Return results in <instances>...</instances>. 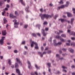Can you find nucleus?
Wrapping results in <instances>:
<instances>
[{"mask_svg":"<svg viewBox=\"0 0 75 75\" xmlns=\"http://www.w3.org/2000/svg\"><path fill=\"white\" fill-rule=\"evenodd\" d=\"M48 24V23L46 21H45L43 23V24L44 25H46V24Z\"/></svg>","mask_w":75,"mask_h":75,"instance_id":"nucleus-36","label":"nucleus"},{"mask_svg":"<svg viewBox=\"0 0 75 75\" xmlns=\"http://www.w3.org/2000/svg\"><path fill=\"white\" fill-rule=\"evenodd\" d=\"M33 44H35V45H37V43H36V42H34L33 41L32 42V43L30 45L31 47H34Z\"/></svg>","mask_w":75,"mask_h":75,"instance_id":"nucleus-8","label":"nucleus"},{"mask_svg":"<svg viewBox=\"0 0 75 75\" xmlns=\"http://www.w3.org/2000/svg\"><path fill=\"white\" fill-rule=\"evenodd\" d=\"M4 10H5V11H8V8H5Z\"/></svg>","mask_w":75,"mask_h":75,"instance_id":"nucleus-56","label":"nucleus"},{"mask_svg":"<svg viewBox=\"0 0 75 75\" xmlns=\"http://www.w3.org/2000/svg\"><path fill=\"white\" fill-rule=\"evenodd\" d=\"M72 10L73 11V13H74V12H75V8H73Z\"/></svg>","mask_w":75,"mask_h":75,"instance_id":"nucleus-50","label":"nucleus"},{"mask_svg":"<svg viewBox=\"0 0 75 75\" xmlns=\"http://www.w3.org/2000/svg\"><path fill=\"white\" fill-rule=\"evenodd\" d=\"M38 54H39L40 57H43V55L47 54V52H43V54H42V52H38Z\"/></svg>","mask_w":75,"mask_h":75,"instance_id":"nucleus-6","label":"nucleus"},{"mask_svg":"<svg viewBox=\"0 0 75 75\" xmlns=\"http://www.w3.org/2000/svg\"><path fill=\"white\" fill-rule=\"evenodd\" d=\"M35 67H36L37 69H39V67H38V66H37V64H35Z\"/></svg>","mask_w":75,"mask_h":75,"instance_id":"nucleus-31","label":"nucleus"},{"mask_svg":"<svg viewBox=\"0 0 75 75\" xmlns=\"http://www.w3.org/2000/svg\"><path fill=\"white\" fill-rule=\"evenodd\" d=\"M62 55L63 57H64V56H66V55H67V54H62Z\"/></svg>","mask_w":75,"mask_h":75,"instance_id":"nucleus-44","label":"nucleus"},{"mask_svg":"<svg viewBox=\"0 0 75 75\" xmlns=\"http://www.w3.org/2000/svg\"><path fill=\"white\" fill-rule=\"evenodd\" d=\"M59 21H61L62 23H64V22H65V20L63 19H59Z\"/></svg>","mask_w":75,"mask_h":75,"instance_id":"nucleus-19","label":"nucleus"},{"mask_svg":"<svg viewBox=\"0 0 75 75\" xmlns=\"http://www.w3.org/2000/svg\"><path fill=\"white\" fill-rule=\"evenodd\" d=\"M56 57L58 58H59V59H60V60H62V59H64V58H63V57L60 58V56L59 54H57Z\"/></svg>","mask_w":75,"mask_h":75,"instance_id":"nucleus-13","label":"nucleus"},{"mask_svg":"<svg viewBox=\"0 0 75 75\" xmlns=\"http://www.w3.org/2000/svg\"><path fill=\"white\" fill-rule=\"evenodd\" d=\"M5 38V37H2V39L1 40L3 41L4 40Z\"/></svg>","mask_w":75,"mask_h":75,"instance_id":"nucleus-41","label":"nucleus"},{"mask_svg":"<svg viewBox=\"0 0 75 75\" xmlns=\"http://www.w3.org/2000/svg\"><path fill=\"white\" fill-rule=\"evenodd\" d=\"M20 2H21V4L23 6H25L24 2H23V0H20Z\"/></svg>","mask_w":75,"mask_h":75,"instance_id":"nucleus-16","label":"nucleus"},{"mask_svg":"<svg viewBox=\"0 0 75 75\" xmlns=\"http://www.w3.org/2000/svg\"><path fill=\"white\" fill-rule=\"evenodd\" d=\"M41 48L42 50V51H43L44 50V47H41Z\"/></svg>","mask_w":75,"mask_h":75,"instance_id":"nucleus-61","label":"nucleus"},{"mask_svg":"<svg viewBox=\"0 0 75 75\" xmlns=\"http://www.w3.org/2000/svg\"><path fill=\"white\" fill-rule=\"evenodd\" d=\"M62 68L63 69H67V67H65L64 66H62Z\"/></svg>","mask_w":75,"mask_h":75,"instance_id":"nucleus-32","label":"nucleus"},{"mask_svg":"<svg viewBox=\"0 0 75 75\" xmlns=\"http://www.w3.org/2000/svg\"><path fill=\"white\" fill-rule=\"evenodd\" d=\"M59 33H63V31H62V30H59Z\"/></svg>","mask_w":75,"mask_h":75,"instance_id":"nucleus-60","label":"nucleus"},{"mask_svg":"<svg viewBox=\"0 0 75 75\" xmlns=\"http://www.w3.org/2000/svg\"><path fill=\"white\" fill-rule=\"evenodd\" d=\"M58 14H56L55 15V16L54 17V19H56L57 18V17H58Z\"/></svg>","mask_w":75,"mask_h":75,"instance_id":"nucleus-33","label":"nucleus"},{"mask_svg":"<svg viewBox=\"0 0 75 75\" xmlns=\"http://www.w3.org/2000/svg\"><path fill=\"white\" fill-rule=\"evenodd\" d=\"M67 14L68 17H72V14H71V13L69 12H67Z\"/></svg>","mask_w":75,"mask_h":75,"instance_id":"nucleus-17","label":"nucleus"},{"mask_svg":"<svg viewBox=\"0 0 75 75\" xmlns=\"http://www.w3.org/2000/svg\"><path fill=\"white\" fill-rule=\"evenodd\" d=\"M35 74L36 75H38V73H37V71L35 72Z\"/></svg>","mask_w":75,"mask_h":75,"instance_id":"nucleus-57","label":"nucleus"},{"mask_svg":"<svg viewBox=\"0 0 75 75\" xmlns=\"http://www.w3.org/2000/svg\"><path fill=\"white\" fill-rule=\"evenodd\" d=\"M0 59H3V56H1Z\"/></svg>","mask_w":75,"mask_h":75,"instance_id":"nucleus-59","label":"nucleus"},{"mask_svg":"<svg viewBox=\"0 0 75 75\" xmlns=\"http://www.w3.org/2000/svg\"><path fill=\"white\" fill-rule=\"evenodd\" d=\"M19 64L21 66H22L23 65V64H22L20 60H19Z\"/></svg>","mask_w":75,"mask_h":75,"instance_id":"nucleus-24","label":"nucleus"},{"mask_svg":"<svg viewBox=\"0 0 75 75\" xmlns=\"http://www.w3.org/2000/svg\"><path fill=\"white\" fill-rule=\"evenodd\" d=\"M4 44V41L1 39L0 40V44L1 45H3Z\"/></svg>","mask_w":75,"mask_h":75,"instance_id":"nucleus-18","label":"nucleus"},{"mask_svg":"<svg viewBox=\"0 0 75 75\" xmlns=\"http://www.w3.org/2000/svg\"><path fill=\"white\" fill-rule=\"evenodd\" d=\"M28 68L29 69H31L32 68V67L31 66V63L29 61H28Z\"/></svg>","mask_w":75,"mask_h":75,"instance_id":"nucleus-7","label":"nucleus"},{"mask_svg":"<svg viewBox=\"0 0 75 75\" xmlns=\"http://www.w3.org/2000/svg\"><path fill=\"white\" fill-rule=\"evenodd\" d=\"M15 68L16 69V71L17 74H18V75H19V69L18 68V64L16 63L15 64Z\"/></svg>","mask_w":75,"mask_h":75,"instance_id":"nucleus-3","label":"nucleus"},{"mask_svg":"<svg viewBox=\"0 0 75 75\" xmlns=\"http://www.w3.org/2000/svg\"><path fill=\"white\" fill-rule=\"evenodd\" d=\"M48 30H49V28H45V31H48Z\"/></svg>","mask_w":75,"mask_h":75,"instance_id":"nucleus-46","label":"nucleus"},{"mask_svg":"<svg viewBox=\"0 0 75 75\" xmlns=\"http://www.w3.org/2000/svg\"><path fill=\"white\" fill-rule=\"evenodd\" d=\"M73 36H75V33L73 32V33L72 35Z\"/></svg>","mask_w":75,"mask_h":75,"instance_id":"nucleus-64","label":"nucleus"},{"mask_svg":"<svg viewBox=\"0 0 75 75\" xmlns=\"http://www.w3.org/2000/svg\"><path fill=\"white\" fill-rule=\"evenodd\" d=\"M41 32L43 36H46V35L47 34V33H45V30H44V29L42 30Z\"/></svg>","mask_w":75,"mask_h":75,"instance_id":"nucleus-9","label":"nucleus"},{"mask_svg":"<svg viewBox=\"0 0 75 75\" xmlns=\"http://www.w3.org/2000/svg\"><path fill=\"white\" fill-rule=\"evenodd\" d=\"M14 52L15 53H17L18 52H17V50H14Z\"/></svg>","mask_w":75,"mask_h":75,"instance_id":"nucleus-51","label":"nucleus"},{"mask_svg":"<svg viewBox=\"0 0 75 75\" xmlns=\"http://www.w3.org/2000/svg\"><path fill=\"white\" fill-rule=\"evenodd\" d=\"M27 27H28V25H24V27L25 28H27Z\"/></svg>","mask_w":75,"mask_h":75,"instance_id":"nucleus-40","label":"nucleus"},{"mask_svg":"<svg viewBox=\"0 0 75 75\" xmlns=\"http://www.w3.org/2000/svg\"><path fill=\"white\" fill-rule=\"evenodd\" d=\"M69 5V2L68 1L66 2V4L65 5H62L60 6H59L57 7V10H59L61 8H64L65 7H68Z\"/></svg>","mask_w":75,"mask_h":75,"instance_id":"nucleus-2","label":"nucleus"},{"mask_svg":"<svg viewBox=\"0 0 75 75\" xmlns=\"http://www.w3.org/2000/svg\"><path fill=\"white\" fill-rule=\"evenodd\" d=\"M9 16L10 18H14L16 17V16H13V15L11 13L10 14Z\"/></svg>","mask_w":75,"mask_h":75,"instance_id":"nucleus-11","label":"nucleus"},{"mask_svg":"<svg viewBox=\"0 0 75 75\" xmlns=\"http://www.w3.org/2000/svg\"><path fill=\"white\" fill-rule=\"evenodd\" d=\"M54 44L55 46H57V45H58V44H59V45L62 44V43L61 42H59L57 43L56 42V40H54Z\"/></svg>","mask_w":75,"mask_h":75,"instance_id":"nucleus-5","label":"nucleus"},{"mask_svg":"<svg viewBox=\"0 0 75 75\" xmlns=\"http://www.w3.org/2000/svg\"><path fill=\"white\" fill-rule=\"evenodd\" d=\"M18 25H15L14 27L15 28H17V27H18Z\"/></svg>","mask_w":75,"mask_h":75,"instance_id":"nucleus-47","label":"nucleus"},{"mask_svg":"<svg viewBox=\"0 0 75 75\" xmlns=\"http://www.w3.org/2000/svg\"><path fill=\"white\" fill-rule=\"evenodd\" d=\"M47 65L49 67H51V64L50 63H48L47 64Z\"/></svg>","mask_w":75,"mask_h":75,"instance_id":"nucleus-27","label":"nucleus"},{"mask_svg":"<svg viewBox=\"0 0 75 75\" xmlns=\"http://www.w3.org/2000/svg\"><path fill=\"white\" fill-rule=\"evenodd\" d=\"M22 44L24 45L25 44V41H23L22 42Z\"/></svg>","mask_w":75,"mask_h":75,"instance_id":"nucleus-43","label":"nucleus"},{"mask_svg":"<svg viewBox=\"0 0 75 75\" xmlns=\"http://www.w3.org/2000/svg\"><path fill=\"white\" fill-rule=\"evenodd\" d=\"M61 36L62 37H64V38H65V37H66V35L64 34L61 35Z\"/></svg>","mask_w":75,"mask_h":75,"instance_id":"nucleus-28","label":"nucleus"},{"mask_svg":"<svg viewBox=\"0 0 75 75\" xmlns=\"http://www.w3.org/2000/svg\"><path fill=\"white\" fill-rule=\"evenodd\" d=\"M66 44L67 46H69L70 45V44L69 43H66Z\"/></svg>","mask_w":75,"mask_h":75,"instance_id":"nucleus-53","label":"nucleus"},{"mask_svg":"<svg viewBox=\"0 0 75 75\" xmlns=\"http://www.w3.org/2000/svg\"><path fill=\"white\" fill-rule=\"evenodd\" d=\"M35 49H36V50H38L39 47L38 46V44L37 43V45H35Z\"/></svg>","mask_w":75,"mask_h":75,"instance_id":"nucleus-22","label":"nucleus"},{"mask_svg":"<svg viewBox=\"0 0 75 75\" xmlns=\"http://www.w3.org/2000/svg\"><path fill=\"white\" fill-rule=\"evenodd\" d=\"M32 35L34 37H36V34H35V33H32Z\"/></svg>","mask_w":75,"mask_h":75,"instance_id":"nucleus-42","label":"nucleus"},{"mask_svg":"<svg viewBox=\"0 0 75 75\" xmlns=\"http://www.w3.org/2000/svg\"><path fill=\"white\" fill-rule=\"evenodd\" d=\"M62 50L64 52H66L67 51V50L63 48Z\"/></svg>","mask_w":75,"mask_h":75,"instance_id":"nucleus-37","label":"nucleus"},{"mask_svg":"<svg viewBox=\"0 0 75 75\" xmlns=\"http://www.w3.org/2000/svg\"><path fill=\"white\" fill-rule=\"evenodd\" d=\"M68 27L70 29H71V26L70 25H68Z\"/></svg>","mask_w":75,"mask_h":75,"instance_id":"nucleus-63","label":"nucleus"},{"mask_svg":"<svg viewBox=\"0 0 75 75\" xmlns=\"http://www.w3.org/2000/svg\"><path fill=\"white\" fill-rule=\"evenodd\" d=\"M7 34L6 30H3L2 31V35H6Z\"/></svg>","mask_w":75,"mask_h":75,"instance_id":"nucleus-14","label":"nucleus"},{"mask_svg":"<svg viewBox=\"0 0 75 75\" xmlns=\"http://www.w3.org/2000/svg\"><path fill=\"white\" fill-rule=\"evenodd\" d=\"M3 5V2L1 1H0V6H2Z\"/></svg>","mask_w":75,"mask_h":75,"instance_id":"nucleus-29","label":"nucleus"},{"mask_svg":"<svg viewBox=\"0 0 75 75\" xmlns=\"http://www.w3.org/2000/svg\"><path fill=\"white\" fill-rule=\"evenodd\" d=\"M11 48V46H8V50H10Z\"/></svg>","mask_w":75,"mask_h":75,"instance_id":"nucleus-49","label":"nucleus"},{"mask_svg":"<svg viewBox=\"0 0 75 75\" xmlns=\"http://www.w3.org/2000/svg\"><path fill=\"white\" fill-rule=\"evenodd\" d=\"M75 66L73 65L71 67V68H75Z\"/></svg>","mask_w":75,"mask_h":75,"instance_id":"nucleus-58","label":"nucleus"},{"mask_svg":"<svg viewBox=\"0 0 75 75\" xmlns=\"http://www.w3.org/2000/svg\"><path fill=\"white\" fill-rule=\"evenodd\" d=\"M68 50L70 51L71 52V53H74V50L71 48H69Z\"/></svg>","mask_w":75,"mask_h":75,"instance_id":"nucleus-12","label":"nucleus"},{"mask_svg":"<svg viewBox=\"0 0 75 75\" xmlns=\"http://www.w3.org/2000/svg\"><path fill=\"white\" fill-rule=\"evenodd\" d=\"M37 35H38V36H39V37H41V35H40V33H37Z\"/></svg>","mask_w":75,"mask_h":75,"instance_id":"nucleus-52","label":"nucleus"},{"mask_svg":"<svg viewBox=\"0 0 75 75\" xmlns=\"http://www.w3.org/2000/svg\"><path fill=\"white\" fill-rule=\"evenodd\" d=\"M23 54L24 55H26V54H27V52L26 51H25L24 52Z\"/></svg>","mask_w":75,"mask_h":75,"instance_id":"nucleus-30","label":"nucleus"},{"mask_svg":"<svg viewBox=\"0 0 75 75\" xmlns=\"http://www.w3.org/2000/svg\"><path fill=\"white\" fill-rule=\"evenodd\" d=\"M40 16L42 20H44V18H46L47 19H48V18L49 17H50V18H51V17H52L53 16H54V15L53 14H52L51 16L46 14H40Z\"/></svg>","mask_w":75,"mask_h":75,"instance_id":"nucleus-1","label":"nucleus"},{"mask_svg":"<svg viewBox=\"0 0 75 75\" xmlns=\"http://www.w3.org/2000/svg\"><path fill=\"white\" fill-rule=\"evenodd\" d=\"M74 18H72L71 19V25H72V24H73V22H74Z\"/></svg>","mask_w":75,"mask_h":75,"instance_id":"nucleus-21","label":"nucleus"},{"mask_svg":"<svg viewBox=\"0 0 75 75\" xmlns=\"http://www.w3.org/2000/svg\"><path fill=\"white\" fill-rule=\"evenodd\" d=\"M71 45L73 47H75V43L74 42L71 43Z\"/></svg>","mask_w":75,"mask_h":75,"instance_id":"nucleus-23","label":"nucleus"},{"mask_svg":"<svg viewBox=\"0 0 75 75\" xmlns=\"http://www.w3.org/2000/svg\"><path fill=\"white\" fill-rule=\"evenodd\" d=\"M56 38H58V39H60L62 42H65V40L64 39H61V37L59 36L58 35L56 36Z\"/></svg>","mask_w":75,"mask_h":75,"instance_id":"nucleus-4","label":"nucleus"},{"mask_svg":"<svg viewBox=\"0 0 75 75\" xmlns=\"http://www.w3.org/2000/svg\"><path fill=\"white\" fill-rule=\"evenodd\" d=\"M25 10H26V12L28 13V12L30 11L29 10H28V7L26 8L25 9Z\"/></svg>","mask_w":75,"mask_h":75,"instance_id":"nucleus-25","label":"nucleus"},{"mask_svg":"<svg viewBox=\"0 0 75 75\" xmlns=\"http://www.w3.org/2000/svg\"><path fill=\"white\" fill-rule=\"evenodd\" d=\"M40 11H41V12H43V9H42V8L40 9Z\"/></svg>","mask_w":75,"mask_h":75,"instance_id":"nucleus-54","label":"nucleus"},{"mask_svg":"<svg viewBox=\"0 0 75 75\" xmlns=\"http://www.w3.org/2000/svg\"><path fill=\"white\" fill-rule=\"evenodd\" d=\"M51 53V50H49L47 52V54H50Z\"/></svg>","mask_w":75,"mask_h":75,"instance_id":"nucleus-45","label":"nucleus"},{"mask_svg":"<svg viewBox=\"0 0 75 75\" xmlns=\"http://www.w3.org/2000/svg\"><path fill=\"white\" fill-rule=\"evenodd\" d=\"M8 63L9 64V65H11V60L9 59L8 61Z\"/></svg>","mask_w":75,"mask_h":75,"instance_id":"nucleus-26","label":"nucleus"},{"mask_svg":"<svg viewBox=\"0 0 75 75\" xmlns=\"http://www.w3.org/2000/svg\"><path fill=\"white\" fill-rule=\"evenodd\" d=\"M6 7L7 8H9L10 7V5L8 4L6 5Z\"/></svg>","mask_w":75,"mask_h":75,"instance_id":"nucleus-55","label":"nucleus"},{"mask_svg":"<svg viewBox=\"0 0 75 75\" xmlns=\"http://www.w3.org/2000/svg\"><path fill=\"white\" fill-rule=\"evenodd\" d=\"M3 21H4V24H6V23L7 21V19H6V18L5 17L4 18Z\"/></svg>","mask_w":75,"mask_h":75,"instance_id":"nucleus-15","label":"nucleus"},{"mask_svg":"<svg viewBox=\"0 0 75 75\" xmlns=\"http://www.w3.org/2000/svg\"><path fill=\"white\" fill-rule=\"evenodd\" d=\"M71 38L72 40H75V38L74 37H72Z\"/></svg>","mask_w":75,"mask_h":75,"instance_id":"nucleus-48","label":"nucleus"},{"mask_svg":"<svg viewBox=\"0 0 75 75\" xmlns=\"http://www.w3.org/2000/svg\"><path fill=\"white\" fill-rule=\"evenodd\" d=\"M13 22L14 23V25H18L19 24V23L17 22V20L16 19H14L13 21Z\"/></svg>","mask_w":75,"mask_h":75,"instance_id":"nucleus-10","label":"nucleus"},{"mask_svg":"<svg viewBox=\"0 0 75 75\" xmlns=\"http://www.w3.org/2000/svg\"><path fill=\"white\" fill-rule=\"evenodd\" d=\"M61 1L60 2H59V3L60 4H63V2H62V1L63 0H60Z\"/></svg>","mask_w":75,"mask_h":75,"instance_id":"nucleus-35","label":"nucleus"},{"mask_svg":"<svg viewBox=\"0 0 75 75\" xmlns=\"http://www.w3.org/2000/svg\"><path fill=\"white\" fill-rule=\"evenodd\" d=\"M36 27H38V29L40 30V27H41V25L40 24H37L36 25Z\"/></svg>","mask_w":75,"mask_h":75,"instance_id":"nucleus-20","label":"nucleus"},{"mask_svg":"<svg viewBox=\"0 0 75 75\" xmlns=\"http://www.w3.org/2000/svg\"><path fill=\"white\" fill-rule=\"evenodd\" d=\"M74 33V32H70V33H69L70 35H73V33Z\"/></svg>","mask_w":75,"mask_h":75,"instance_id":"nucleus-38","label":"nucleus"},{"mask_svg":"<svg viewBox=\"0 0 75 75\" xmlns=\"http://www.w3.org/2000/svg\"><path fill=\"white\" fill-rule=\"evenodd\" d=\"M5 13H6V11H4V12H2V15L3 16H4V14H5Z\"/></svg>","mask_w":75,"mask_h":75,"instance_id":"nucleus-39","label":"nucleus"},{"mask_svg":"<svg viewBox=\"0 0 75 75\" xmlns=\"http://www.w3.org/2000/svg\"><path fill=\"white\" fill-rule=\"evenodd\" d=\"M71 32V30H67V33H69Z\"/></svg>","mask_w":75,"mask_h":75,"instance_id":"nucleus-62","label":"nucleus"},{"mask_svg":"<svg viewBox=\"0 0 75 75\" xmlns=\"http://www.w3.org/2000/svg\"><path fill=\"white\" fill-rule=\"evenodd\" d=\"M15 15H16V16L18 15V12H17V11H15Z\"/></svg>","mask_w":75,"mask_h":75,"instance_id":"nucleus-34","label":"nucleus"}]
</instances>
